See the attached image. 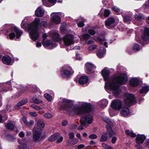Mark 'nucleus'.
Masks as SVG:
<instances>
[{
    "mask_svg": "<svg viewBox=\"0 0 149 149\" xmlns=\"http://www.w3.org/2000/svg\"><path fill=\"white\" fill-rule=\"evenodd\" d=\"M72 101L65 98H63L62 102L59 107L58 109L61 110H65L67 112L74 111L77 115L81 116V106H73L70 104Z\"/></svg>",
    "mask_w": 149,
    "mask_h": 149,
    "instance_id": "f257e3e1",
    "label": "nucleus"
},
{
    "mask_svg": "<svg viewBox=\"0 0 149 149\" xmlns=\"http://www.w3.org/2000/svg\"><path fill=\"white\" fill-rule=\"evenodd\" d=\"M40 21V18H36L33 22L27 24V29L30 32V38L34 41L37 40L39 37V33L38 29Z\"/></svg>",
    "mask_w": 149,
    "mask_h": 149,
    "instance_id": "f03ea898",
    "label": "nucleus"
},
{
    "mask_svg": "<svg viewBox=\"0 0 149 149\" xmlns=\"http://www.w3.org/2000/svg\"><path fill=\"white\" fill-rule=\"evenodd\" d=\"M128 77L125 73L120 74L118 76L114 75L111 82L108 81L110 85H113L111 89H116L120 87V85L125 84L127 81Z\"/></svg>",
    "mask_w": 149,
    "mask_h": 149,
    "instance_id": "7ed1b4c3",
    "label": "nucleus"
},
{
    "mask_svg": "<svg viewBox=\"0 0 149 149\" xmlns=\"http://www.w3.org/2000/svg\"><path fill=\"white\" fill-rule=\"evenodd\" d=\"M124 98L125 103L129 106L134 105V102L136 101L135 95L133 94L125 93Z\"/></svg>",
    "mask_w": 149,
    "mask_h": 149,
    "instance_id": "20e7f679",
    "label": "nucleus"
},
{
    "mask_svg": "<svg viewBox=\"0 0 149 149\" xmlns=\"http://www.w3.org/2000/svg\"><path fill=\"white\" fill-rule=\"evenodd\" d=\"M142 40H138V42L142 45L148 44L149 42V28H146L143 31V33L141 36Z\"/></svg>",
    "mask_w": 149,
    "mask_h": 149,
    "instance_id": "39448f33",
    "label": "nucleus"
},
{
    "mask_svg": "<svg viewBox=\"0 0 149 149\" xmlns=\"http://www.w3.org/2000/svg\"><path fill=\"white\" fill-rule=\"evenodd\" d=\"M81 108V116L91 112L92 110V105L91 103H85L80 107Z\"/></svg>",
    "mask_w": 149,
    "mask_h": 149,
    "instance_id": "423d86ee",
    "label": "nucleus"
},
{
    "mask_svg": "<svg viewBox=\"0 0 149 149\" xmlns=\"http://www.w3.org/2000/svg\"><path fill=\"white\" fill-rule=\"evenodd\" d=\"M63 41L65 45L69 46L74 43V37L70 34L65 35L63 38Z\"/></svg>",
    "mask_w": 149,
    "mask_h": 149,
    "instance_id": "0eeeda50",
    "label": "nucleus"
},
{
    "mask_svg": "<svg viewBox=\"0 0 149 149\" xmlns=\"http://www.w3.org/2000/svg\"><path fill=\"white\" fill-rule=\"evenodd\" d=\"M93 121V117L90 114H88L81 118V124L83 125H85L86 123L88 124L91 123Z\"/></svg>",
    "mask_w": 149,
    "mask_h": 149,
    "instance_id": "6e6552de",
    "label": "nucleus"
},
{
    "mask_svg": "<svg viewBox=\"0 0 149 149\" xmlns=\"http://www.w3.org/2000/svg\"><path fill=\"white\" fill-rule=\"evenodd\" d=\"M61 75L64 78H69L74 72L73 70L71 68L61 70Z\"/></svg>",
    "mask_w": 149,
    "mask_h": 149,
    "instance_id": "1a4fd4ad",
    "label": "nucleus"
},
{
    "mask_svg": "<svg viewBox=\"0 0 149 149\" xmlns=\"http://www.w3.org/2000/svg\"><path fill=\"white\" fill-rule=\"evenodd\" d=\"M122 103L121 101L119 100H113L111 102V107L115 110H119L121 108Z\"/></svg>",
    "mask_w": 149,
    "mask_h": 149,
    "instance_id": "9d476101",
    "label": "nucleus"
},
{
    "mask_svg": "<svg viewBox=\"0 0 149 149\" xmlns=\"http://www.w3.org/2000/svg\"><path fill=\"white\" fill-rule=\"evenodd\" d=\"M33 134V141L38 142L40 141V139L41 135L42 133V131L40 130H39L37 129L36 130L34 129Z\"/></svg>",
    "mask_w": 149,
    "mask_h": 149,
    "instance_id": "9b49d317",
    "label": "nucleus"
},
{
    "mask_svg": "<svg viewBox=\"0 0 149 149\" xmlns=\"http://www.w3.org/2000/svg\"><path fill=\"white\" fill-rule=\"evenodd\" d=\"M135 139V142L137 144H142L146 139V136L144 134H137Z\"/></svg>",
    "mask_w": 149,
    "mask_h": 149,
    "instance_id": "f8f14e48",
    "label": "nucleus"
},
{
    "mask_svg": "<svg viewBox=\"0 0 149 149\" xmlns=\"http://www.w3.org/2000/svg\"><path fill=\"white\" fill-rule=\"evenodd\" d=\"M85 66L86 70V71L88 74H90L91 73H93L94 72L93 70L95 67L94 65L93 64L87 63L85 64Z\"/></svg>",
    "mask_w": 149,
    "mask_h": 149,
    "instance_id": "ddd939ff",
    "label": "nucleus"
},
{
    "mask_svg": "<svg viewBox=\"0 0 149 149\" xmlns=\"http://www.w3.org/2000/svg\"><path fill=\"white\" fill-rule=\"evenodd\" d=\"M2 60L3 63L6 65H11L12 59L11 57L8 55H4L2 58Z\"/></svg>",
    "mask_w": 149,
    "mask_h": 149,
    "instance_id": "4468645a",
    "label": "nucleus"
},
{
    "mask_svg": "<svg viewBox=\"0 0 149 149\" xmlns=\"http://www.w3.org/2000/svg\"><path fill=\"white\" fill-rule=\"evenodd\" d=\"M109 82H107L105 85L104 88L105 89H110L114 91H115V94L117 95H119L120 94L121 92V90L119 89L118 88L117 89H111V87L113 85H110V84L108 83Z\"/></svg>",
    "mask_w": 149,
    "mask_h": 149,
    "instance_id": "2eb2a0df",
    "label": "nucleus"
},
{
    "mask_svg": "<svg viewBox=\"0 0 149 149\" xmlns=\"http://www.w3.org/2000/svg\"><path fill=\"white\" fill-rule=\"evenodd\" d=\"M101 74L105 81H106L108 80L110 74V71L109 70L106 68H104L102 71Z\"/></svg>",
    "mask_w": 149,
    "mask_h": 149,
    "instance_id": "dca6fc26",
    "label": "nucleus"
},
{
    "mask_svg": "<svg viewBox=\"0 0 149 149\" xmlns=\"http://www.w3.org/2000/svg\"><path fill=\"white\" fill-rule=\"evenodd\" d=\"M139 84V81L137 78H133L130 81V85L133 87L137 86Z\"/></svg>",
    "mask_w": 149,
    "mask_h": 149,
    "instance_id": "f3484780",
    "label": "nucleus"
},
{
    "mask_svg": "<svg viewBox=\"0 0 149 149\" xmlns=\"http://www.w3.org/2000/svg\"><path fill=\"white\" fill-rule=\"evenodd\" d=\"M11 31L14 30V32H15L16 33V37L17 39L20 37L22 33V31L19 30L16 26H11Z\"/></svg>",
    "mask_w": 149,
    "mask_h": 149,
    "instance_id": "a211bd4d",
    "label": "nucleus"
},
{
    "mask_svg": "<svg viewBox=\"0 0 149 149\" xmlns=\"http://www.w3.org/2000/svg\"><path fill=\"white\" fill-rule=\"evenodd\" d=\"M60 134L58 133L52 135L48 138V140L50 142H53L57 140L60 137Z\"/></svg>",
    "mask_w": 149,
    "mask_h": 149,
    "instance_id": "6ab92c4d",
    "label": "nucleus"
},
{
    "mask_svg": "<svg viewBox=\"0 0 149 149\" xmlns=\"http://www.w3.org/2000/svg\"><path fill=\"white\" fill-rule=\"evenodd\" d=\"M88 79L87 76L83 75L81 76L79 79V83L81 85H84L87 83L88 81Z\"/></svg>",
    "mask_w": 149,
    "mask_h": 149,
    "instance_id": "aec40b11",
    "label": "nucleus"
},
{
    "mask_svg": "<svg viewBox=\"0 0 149 149\" xmlns=\"http://www.w3.org/2000/svg\"><path fill=\"white\" fill-rule=\"evenodd\" d=\"M52 22L56 24H58L61 22V19L60 17L58 15L53 16L52 19Z\"/></svg>",
    "mask_w": 149,
    "mask_h": 149,
    "instance_id": "412c9836",
    "label": "nucleus"
},
{
    "mask_svg": "<svg viewBox=\"0 0 149 149\" xmlns=\"http://www.w3.org/2000/svg\"><path fill=\"white\" fill-rule=\"evenodd\" d=\"M45 127V124L44 123L41 121V120H40L37 122V127H36L35 126L33 129L36 130L38 129V130H40L42 132V128Z\"/></svg>",
    "mask_w": 149,
    "mask_h": 149,
    "instance_id": "4be33fe9",
    "label": "nucleus"
},
{
    "mask_svg": "<svg viewBox=\"0 0 149 149\" xmlns=\"http://www.w3.org/2000/svg\"><path fill=\"white\" fill-rule=\"evenodd\" d=\"M79 141V140L78 139L75 138L73 139L68 140L67 144L69 146H72L77 144Z\"/></svg>",
    "mask_w": 149,
    "mask_h": 149,
    "instance_id": "5701e85b",
    "label": "nucleus"
},
{
    "mask_svg": "<svg viewBox=\"0 0 149 149\" xmlns=\"http://www.w3.org/2000/svg\"><path fill=\"white\" fill-rule=\"evenodd\" d=\"M149 91V85H145L142 86L141 89L139 90V93L140 94L145 93L146 94Z\"/></svg>",
    "mask_w": 149,
    "mask_h": 149,
    "instance_id": "b1692460",
    "label": "nucleus"
},
{
    "mask_svg": "<svg viewBox=\"0 0 149 149\" xmlns=\"http://www.w3.org/2000/svg\"><path fill=\"white\" fill-rule=\"evenodd\" d=\"M120 113L123 116H127L129 113V109L127 107L122 108L120 110Z\"/></svg>",
    "mask_w": 149,
    "mask_h": 149,
    "instance_id": "393cba45",
    "label": "nucleus"
},
{
    "mask_svg": "<svg viewBox=\"0 0 149 149\" xmlns=\"http://www.w3.org/2000/svg\"><path fill=\"white\" fill-rule=\"evenodd\" d=\"M27 99H22L21 100L19 101V102H18L16 106L15 107V109H18V107H19L20 106H22V105H24L26 104L27 102Z\"/></svg>",
    "mask_w": 149,
    "mask_h": 149,
    "instance_id": "a878e982",
    "label": "nucleus"
},
{
    "mask_svg": "<svg viewBox=\"0 0 149 149\" xmlns=\"http://www.w3.org/2000/svg\"><path fill=\"white\" fill-rule=\"evenodd\" d=\"M44 14V12L41 8H38L35 11V15L38 17H42Z\"/></svg>",
    "mask_w": 149,
    "mask_h": 149,
    "instance_id": "bb28decb",
    "label": "nucleus"
},
{
    "mask_svg": "<svg viewBox=\"0 0 149 149\" xmlns=\"http://www.w3.org/2000/svg\"><path fill=\"white\" fill-rule=\"evenodd\" d=\"M7 31L8 32H11V33L9 35L10 38L11 39H13L15 37V34L14 30L11 31V26L9 27L7 29Z\"/></svg>",
    "mask_w": 149,
    "mask_h": 149,
    "instance_id": "cd10ccee",
    "label": "nucleus"
},
{
    "mask_svg": "<svg viewBox=\"0 0 149 149\" xmlns=\"http://www.w3.org/2000/svg\"><path fill=\"white\" fill-rule=\"evenodd\" d=\"M115 20L114 18L111 17L107 20L105 23V25L106 26H109L111 24L114 23Z\"/></svg>",
    "mask_w": 149,
    "mask_h": 149,
    "instance_id": "c85d7f7f",
    "label": "nucleus"
},
{
    "mask_svg": "<svg viewBox=\"0 0 149 149\" xmlns=\"http://www.w3.org/2000/svg\"><path fill=\"white\" fill-rule=\"evenodd\" d=\"M108 133L106 132L104 133L102 135L100 139L101 142H104L107 141L108 139Z\"/></svg>",
    "mask_w": 149,
    "mask_h": 149,
    "instance_id": "c756f323",
    "label": "nucleus"
},
{
    "mask_svg": "<svg viewBox=\"0 0 149 149\" xmlns=\"http://www.w3.org/2000/svg\"><path fill=\"white\" fill-rule=\"evenodd\" d=\"M107 132H106L108 133V135H109V137H111L113 135H116V133L111 127L107 128Z\"/></svg>",
    "mask_w": 149,
    "mask_h": 149,
    "instance_id": "7c9ffc66",
    "label": "nucleus"
},
{
    "mask_svg": "<svg viewBox=\"0 0 149 149\" xmlns=\"http://www.w3.org/2000/svg\"><path fill=\"white\" fill-rule=\"evenodd\" d=\"M125 133L127 136H130L132 137H135L136 136V134L133 132L132 131L130 132L129 130H126Z\"/></svg>",
    "mask_w": 149,
    "mask_h": 149,
    "instance_id": "2f4dec72",
    "label": "nucleus"
},
{
    "mask_svg": "<svg viewBox=\"0 0 149 149\" xmlns=\"http://www.w3.org/2000/svg\"><path fill=\"white\" fill-rule=\"evenodd\" d=\"M105 122L107 124V125L106 126L107 128H109V127H111L113 126V124L111 120L109 119L106 118Z\"/></svg>",
    "mask_w": 149,
    "mask_h": 149,
    "instance_id": "473e14b6",
    "label": "nucleus"
},
{
    "mask_svg": "<svg viewBox=\"0 0 149 149\" xmlns=\"http://www.w3.org/2000/svg\"><path fill=\"white\" fill-rule=\"evenodd\" d=\"M135 19L138 21H142L144 19V17L143 14H138L134 16Z\"/></svg>",
    "mask_w": 149,
    "mask_h": 149,
    "instance_id": "72a5a7b5",
    "label": "nucleus"
},
{
    "mask_svg": "<svg viewBox=\"0 0 149 149\" xmlns=\"http://www.w3.org/2000/svg\"><path fill=\"white\" fill-rule=\"evenodd\" d=\"M5 127L9 130H13L14 128V125L11 123H8L5 125Z\"/></svg>",
    "mask_w": 149,
    "mask_h": 149,
    "instance_id": "f704fd0d",
    "label": "nucleus"
},
{
    "mask_svg": "<svg viewBox=\"0 0 149 149\" xmlns=\"http://www.w3.org/2000/svg\"><path fill=\"white\" fill-rule=\"evenodd\" d=\"M123 20L124 22L130 23L132 19V18L129 16L126 15L123 17Z\"/></svg>",
    "mask_w": 149,
    "mask_h": 149,
    "instance_id": "c9c22d12",
    "label": "nucleus"
},
{
    "mask_svg": "<svg viewBox=\"0 0 149 149\" xmlns=\"http://www.w3.org/2000/svg\"><path fill=\"white\" fill-rule=\"evenodd\" d=\"M53 39L56 41H59L61 40L60 35L58 33H55L53 34Z\"/></svg>",
    "mask_w": 149,
    "mask_h": 149,
    "instance_id": "e433bc0d",
    "label": "nucleus"
},
{
    "mask_svg": "<svg viewBox=\"0 0 149 149\" xmlns=\"http://www.w3.org/2000/svg\"><path fill=\"white\" fill-rule=\"evenodd\" d=\"M104 50L101 49L99 50L98 52H96L97 56L99 58H102L104 56Z\"/></svg>",
    "mask_w": 149,
    "mask_h": 149,
    "instance_id": "4c0bfd02",
    "label": "nucleus"
},
{
    "mask_svg": "<svg viewBox=\"0 0 149 149\" xmlns=\"http://www.w3.org/2000/svg\"><path fill=\"white\" fill-rule=\"evenodd\" d=\"M42 44L44 46L48 47L50 45H53L52 42L50 40H47L43 42Z\"/></svg>",
    "mask_w": 149,
    "mask_h": 149,
    "instance_id": "58836bf2",
    "label": "nucleus"
},
{
    "mask_svg": "<svg viewBox=\"0 0 149 149\" xmlns=\"http://www.w3.org/2000/svg\"><path fill=\"white\" fill-rule=\"evenodd\" d=\"M90 37V35L87 33H85L82 36L83 39L85 40H88Z\"/></svg>",
    "mask_w": 149,
    "mask_h": 149,
    "instance_id": "ea45409f",
    "label": "nucleus"
},
{
    "mask_svg": "<svg viewBox=\"0 0 149 149\" xmlns=\"http://www.w3.org/2000/svg\"><path fill=\"white\" fill-rule=\"evenodd\" d=\"M133 50L136 51H139L140 50V47L139 45L137 43L134 44Z\"/></svg>",
    "mask_w": 149,
    "mask_h": 149,
    "instance_id": "a19ab883",
    "label": "nucleus"
},
{
    "mask_svg": "<svg viewBox=\"0 0 149 149\" xmlns=\"http://www.w3.org/2000/svg\"><path fill=\"white\" fill-rule=\"evenodd\" d=\"M143 7L144 8V11L149 12V3L148 2L144 4Z\"/></svg>",
    "mask_w": 149,
    "mask_h": 149,
    "instance_id": "79ce46f5",
    "label": "nucleus"
},
{
    "mask_svg": "<svg viewBox=\"0 0 149 149\" xmlns=\"http://www.w3.org/2000/svg\"><path fill=\"white\" fill-rule=\"evenodd\" d=\"M108 101L107 99H104L102 101V105L104 107H105L108 104Z\"/></svg>",
    "mask_w": 149,
    "mask_h": 149,
    "instance_id": "37998d69",
    "label": "nucleus"
},
{
    "mask_svg": "<svg viewBox=\"0 0 149 149\" xmlns=\"http://www.w3.org/2000/svg\"><path fill=\"white\" fill-rule=\"evenodd\" d=\"M44 97L49 101L51 102L52 101V96L49 94H44Z\"/></svg>",
    "mask_w": 149,
    "mask_h": 149,
    "instance_id": "c03bdc74",
    "label": "nucleus"
},
{
    "mask_svg": "<svg viewBox=\"0 0 149 149\" xmlns=\"http://www.w3.org/2000/svg\"><path fill=\"white\" fill-rule=\"evenodd\" d=\"M39 25L42 27H46L47 25V22L46 21H42L40 22Z\"/></svg>",
    "mask_w": 149,
    "mask_h": 149,
    "instance_id": "a18cd8bd",
    "label": "nucleus"
},
{
    "mask_svg": "<svg viewBox=\"0 0 149 149\" xmlns=\"http://www.w3.org/2000/svg\"><path fill=\"white\" fill-rule=\"evenodd\" d=\"M24 92V91L22 90L21 91L17 92L15 95V97H17L20 96Z\"/></svg>",
    "mask_w": 149,
    "mask_h": 149,
    "instance_id": "49530a36",
    "label": "nucleus"
},
{
    "mask_svg": "<svg viewBox=\"0 0 149 149\" xmlns=\"http://www.w3.org/2000/svg\"><path fill=\"white\" fill-rule=\"evenodd\" d=\"M97 47V46L96 45H92L88 47V49L89 51H92L96 49Z\"/></svg>",
    "mask_w": 149,
    "mask_h": 149,
    "instance_id": "de8ad7c7",
    "label": "nucleus"
},
{
    "mask_svg": "<svg viewBox=\"0 0 149 149\" xmlns=\"http://www.w3.org/2000/svg\"><path fill=\"white\" fill-rule=\"evenodd\" d=\"M110 14V11L108 9H106L104 10V16L105 17H108Z\"/></svg>",
    "mask_w": 149,
    "mask_h": 149,
    "instance_id": "09e8293b",
    "label": "nucleus"
},
{
    "mask_svg": "<svg viewBox=\"0 0 149 149\" xmlns=\"http://www.w3.org/2000/svg\"><path fill=\"white\" fill-rule=\"evenodd\" d=\"M97 135L95 134H91L89 136V138L90 139H97Z\"/></svg>",
    "mask_w": 149,
    "mask_h": 149,
    "instance_id": "8fccbe9b",
    "label": "nucleus"
},
{
    "mask_svg": "<svg viewBox=\"0 0 149 149\" xmlns=\"http://www.w3.org/2000/svg\"><path fill=\"white\" fill-rule=\"evenodd\" d=\"M143 145L146 147L149 148V139H147L145 141Z\"/></svg>",
    "mask_w": 149,
    "mask_h": 149,
    "instance_id": "3c124183",
    "label": "nucleus"
},
{
    "mask_svg": "<svg viewBox=\"0 0 149 149\" xmlns=\"http://www.w3.org/2000/svg\"><path fill=\"white\" fill-rule=\"evenodd\" d=\"M42 3L43 5L47 7H50L51 6L48 2L45 0H42Z\"/></svg>",
    "mask_w": 149,
    "mask_h": 149,
    "instance_id": "603ef678",
    "label": "nucleus"
},
{
    "mask_svg": "<svg viewBox=\"0 0 149 149\" xmlns=\"http://www.w3.org/2000/svg\"><path fill=\"white\" fill-rule=\"evenodd\" d=\"M85 146V145L83 144H80L77 146V145H76L74 147H76L77 146V147L75 148V149H81L84 148Z\"/></svg>",
    "mask_w": 149,
    "mask_h": 149,
    "instance_id": "864d4df0",
    "label": "nucleus"
},
{
    "mask_svg": "<svg viewBox=\"0 0 149 149\" xmlns=\"http://www.w3.org/2000/svg\"><path fill=\"white\" fill-rule=\"evenodd\" d=\"M88 32L90 35L92 36L94 35L95 33V31L93 29H89L88 30Z\"/></svg>",
    "mask_w": 149,
    "mask_h": 149,
    "instance_id": "5fc2aeb1",
    "label": "nucleus"
},
{
    "mask_svg": "<svg viewBox=\"0 0 149 149\" xmlns=\"http://www.w3.org/2000/svg\"><path fill=\"white\" fill-rule=\"evenodd\" d=\"M26 144H24L22 145L18 146V148L17 149H26Z\"/></svg>",
    "mask_w": 149,
    "mask_h": 149,
    "instance_id": "6e6d98bb",
    "label": "nucleus"
},
{
    "mask_svg": "<svg viewBox=\"0 0 149 149\" xmlns=\"http://www.w3.org/2000/svg\"><path fill=\"white\" fill-rule=\"evenodd\" d=\"M44 116L47 118H50L52 117V115L50 113H46L44 114Z\"/></svg>",
    "mask_w": 149,
    "mask_h": 149,
    "instance_id": "4d7b16f0",
    "label": "nucleus"
},
{
    "mask_svg": "<svg viewBox=\"0 0 149 149\" xmlns=\"http://www.w3.org/2000/svg\"><path fill=\"white\" fill-rule=\"evenodd\" d=\"M68 135L69 136V138L70 139H73L74 138V135L73 132H70L68 133Z\"/></svg>",
    "mask_w": 149,
    "mask_h": 149,
    "instance_id": "13d9d810",
    "label": "nucleus"
},
{
    "mask_svg": "<svg viewBox=\"0 0 149 149\" xmlns=\"http://www.w3.org/2000/svg\"><path fill=\"white\" fill-rule=\"evenodd\" d=\"M29 113L30 115L32 116L36 117L37 116V112H30Z\"/></svg>",
    "mask_w": 149,
    "mask_h": 149,
    "instance_id": "bf43d9fd",
    "label": "nucleus"
},
{
    "mask_svg": "<svg viewBox=\"0 0 149 149\" xmlns=\"http://www.w3.org/2000/svg\"><path fill=\"white\" fill-rule=\"evenodd\" d=\"M111 141V142L113 144H114L116 143V141L117 140V138L115 136H112Z\"/></svg>",
    "mask_w": 149,
    "mask_h": 149,
    "instance_id": "052dcab7",
    "label": "nucleus"
},
{
    "mask_svg": "<svg viewBox=\"0 0 149 149\" xmlns=\"http://www.w3.org/2000/svg\"><path fill=\"white\" fill-rule=\"evenodd\" d=\"M141 144H137L135 145V147L137 149H143V146L141 145Z\"/></svg>",
    "mask_w": 149,
    "mask_h": 149,
    "instance_id": "680f3d73",
    "label": "nucleus"
},
{
    "mask_svg": "<svg viewBox=\"0 0 149 149\" xmlns=\"http://www.w3.org/2000/svg\"><path fill=\"white\" fill-rule=\"evenodd\" d=\"M68 121L66 120H64L62 121L61 125L63 126H65L68 125Z\"/></svg>",
    "mask_w": 149,
    "mask_h": 149,
    "instance_id": "e2e57ef3",
    "label": "nucleus"
},
{
    "mask_svg": "<svg viewBox=\"0 0 149 149\" xmlns=\"http://www.w3.org/2000/svg\"><path fill=\"white\" fill-rule=\"evenodd\" d=\"M32 100L33 102L35 103L38 104L40 102V101L36 97H33Z\"/></svg>",
    "mask_w": 149,
    "mask_h": 149,
    "instance_id": "0e129e2a",
    "label": "nucleus"
},
{
    "mask_svg": "<svg viewBox=\"0 0 149 149\" xmlns=\"http://www.w3.org/2000/svg\"><path fill=\"white\" fill-rule=\"evenodd\" d=\"M84 25V23L83 22H80L78 23L77 26L79 27H81Z\"/></svg>",
    "mask_w": 149,
    "mask_h": 149,
    "instance_id": "69168bd1",
    "label": "nucleus"
},
{
    "mask_svg": "<svg viewBox=\"0 0 149 149\" xmlns=\"http://www.w3.org/2000/svg\"><path fill=\"white\" fill-rule=\"evenodd\" d=\"M34 124V122L33 120H31L29 122L28 121L26 125L27 126H31L33 125Z\"/></svg>",
    "mask_w": 149,
    "mask_h": 149,
    "instance_id": "338daca9",
    "label": "nucleus"
},
{
    "mask_svg": "<svg viewBox=\"0 0 149 149\" xmlns=\"http://www.w3.org/2000/svg\"><path fill=\"white\" fill-rule=\"evenodd\" d=\"M63 140V136H61L60 138L57 139L56 141L57 143H59L61 142Z\"/></svg>",
    "mask_w": 149,
    "mask_h": 149,
    "instance_id": "774afa93",
    "label": "nucleus"
}]
</instances>
